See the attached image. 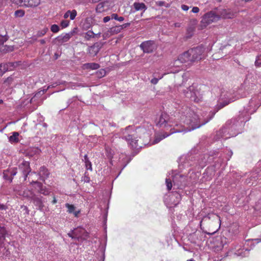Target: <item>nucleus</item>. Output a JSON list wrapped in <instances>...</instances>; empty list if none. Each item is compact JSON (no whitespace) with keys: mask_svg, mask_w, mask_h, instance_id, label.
<instances>
[{"mask_svg":"<svg viewBox=\"0 0 261 261\" xmlns=\"http://www.w3.org/2000/svg\"><path fill=\"white\" fill-rule=\"evenodd\" d=\"M247 84V82L245 81L241 85L238 90V96L234 95L232 90H222L218 100V103L216 106V111L215 112L199 111L195 113L190 108L186 107L185 111H181L180 117V121L189 126L190 128L186 132H189L204 125L213 118L218 110L234 101L236 99L246 96V92L245 91H247L249 89Z\"/></svg>","mask_w":261,"mask_h":261,"instance_id":"1","label":"nucleus"},{"mask_svg":"<svg viewBox=\"0 0 261 261\" xmlns=\"http://www.w3.org/2000/svg\"><path fill=\"white\" fill-rule=\"evenodd\" d=\"M249 120L248 115L244 116L243 112H240L238 118L227 121L225 126L217 133V135H220L221 138L225 139L235 137L241 133L245 123Z\"/></svg>","mask_w":261,"mask_h":261,"instance_id":"2","label":"nucleus"},{"mask_svg":"<svg viewBox=\"0 0 261 261\" xmlns=\"http://www.w3.org/2000/svg\"><path fill=\"white\" fill-rule=\"evenodd\" d=\"M204 51V49L201 46H197L195 48H191L181 54L178 57V61L175 62V64L178 61L180 63H186L188 62H194L199 61L202 58Z\"/></svg>","mask_w":261,"mask_h":261,"instance_id":"3","label":"nucleus"},{"mask_svg":"<svg viewBox=\"0 0 261 261\" xmlns=\"http://www.w3.org/2000/svg\"><path fill=\"white\" fill-rule=\"evenodd\" d=\"M172 177L174 188L176 187L178 189H182L190 184H193L197 180V175L194 172L191 174L189 178L179 173L173 174Z\"/></svg>","mask_w":261,"mask_h":261,"instance_id":"4","label":"nucleus"},{"mask_svg":"<svg viewBox=\"0 0 261 261\" xmlns=\"http://www.w3.org/2000/svg\"><path fill=\"white\" fill-rule=\"evenodd\" d=\"M225 10H223L221 14L216 13L214 11H211L205 13L202 16L200 21L201 28H206L212 23L218 21L221 18H228V16L225 15Z\"/></svg>","mask_w":261,"mask_h":261,"instance_id":"5","label":"nucleus"},{"mask_svg":"<svg viewBox=\"0 0 261 261\" xmlns=\"http://www.w3.org/2000/svg\"><path fill=\"white\" fill-rule=\"evenodd\" d=\"M136 134V130H133L132 127L128 126L126 128L123 133V136L122 137V138L125 140L128 145L134 149H136L139 146Z\"/></svg>","mask_w":261,"mask_h":261,"instance_id":"6","label":"nucleus"},{"mask_svg":"<svg viewBox=\"0 0 261 261\" xmlns=\"http://www.w3.org/2000/svg\"><path fill=\"white\" fill-rule=\"evenodd\" d=\"M258 101V97L255 96L252 97L249 101L248 105L245 107L244 110L242 112H243V115H248V117L250 118V115L254 113L260 106Z\"/></svg>","mask_w":261,"mask_h":261,"instance_id":"7","label":"nucleus"},{"mask_svg":"<svg viewBox=\"0 0 261 261\" xmlns=\"http://www.w3.org/2000/svg\"><path fill=\"white\" fill-rule=\"evenodd\" d=\"M156 124L165 130H168L173 126V123L170 120L169 116L165 112L162 113L159 119L156 120Z\"/></svg>","mask_w":261,"mask_h":261,"instance_id":"8","label":"nucleus"},{"mask_svg":"<svg viewBox=\"0 0 261 261\" xmlns=\"http://www.w3.org/2000/svg\"><path fill=\"white\" fill-rule=\"evenodd\" d=\"M183 93L186 97L189 98L191 101L198 102L200 100L198 96L199 92L193 85L187 88V89L183 90Z\"/></svg>","mask_w":261,"mask_h":261,"instance_id":"9","label":"nucleus"},{"mask_svg":"<svg viewBox=\"0 0 261 261\" xmlns=\"http://www.w3.org/2000/svg\"><path fill=\"white\" fill-rule=\"evenodd\" d=\"M181 198V194L174 191L170 193L168 197L165 198V202L168 203L170 207L175 206L179 203Z\"/></svg>","mask_w":261,"mask_h":261,"instance_id":"10","label":"nucleus"},{"mask_svg":"<svg viewBox=\"0 0 261 261\" xmlns=\"http://www.w3.org/2000/svg\"><path fill=\"white\" fill-rule=\"evenodd\" d=\"M249 251L250 249L245 248L244 246H236L230 250V253L233 254L235 256L243 258L248 256Z\"/></svg>","mask_w":261,"mask_h":261,"instance_id":"11","label":"nucleus"},{"mask_svg":"<svg viewBox=\"0 0 261 261\" xmlns=\"http://www.w3.org/2000/svg\"><path fill=\"white\" fill-rule=\"evenodd\" d=\"M140 47L145 53H151L154 49V42L152 40H148L143 42Z\"/></svg>","mask_w":261,"mask_h":261,"instance_id":"12","label":"nucleus"},{"mask_svg":"<svg viewBox=\"0 0 261 261\" xmlns=\"http://www.w3.org/2000/svg\"><path fill=\"white\" fill-rule=\"evenodd\" d=\"M31 185H34V189L38 191V193L42 194L44 195H48L50 193V191L45 187L43 186V185L37 181L32 180L30 182Z\"/></svg>","mask_w":261,"mask_h":261,"instance_id":"13","label":"nucleus"},{"mask_svg":"<svg viewBox=\"0 0 261 261\" xmlns=\"http://www.w3.org/2000/svg\"><path fill=\"white\" fill-rule=\"evenodd\" d=\"M183 130H179L175 129V128H171L170 129L169 133L167 132H164L162 134L156 136H155V138L154 140L153 141V144H156L158 143L159 142H160L161 140H162L163 139H165V138L168 137L171 134H173L175 133H179L182 132Z\"/></svg>","mask_w":261,"mask_h":261,"instance_id":"14","label":"nucleus"},{"mask_svg":"<svg viewBox=\"0 0 261 261\" xmlns=\"http://www.w3.org/2000/svg\"><path fill=\"white\" fill-rule=\"evenodd\" d=\"M17 173V168L15 167L9 168L3 172V177L5 180H8L10 182L12 181L13 177Z\"/></svg>","mask_w":261,"mask_h":261,"instance_id":"15","label":"nucleus"},{"mask_svg":"<svg viewBox=\"0 0 261 261\" xmlns=\"http://www.w3.org/2000/svg\"><path fill=\"white\" fill-rule=\"evenodd\" d=\"M19 170L22 173L24 176V179L25 180L28 175L31 172V169L30 166V163L27 161H23L19 166Z\"/></svg>","mask_w":261,"mask_h":261,"instance_id":"16","label":"nucleus"},{"mask_svg":"<svg viewBox=\"0 0 261 261\" xmlns=\"http://www.w3.org/2000/svg\"><path fill=\"white\" fill-rule=\"evenodd\" d=\"M100 48V44L96 42L93 45L88 47V52L91 56H95L97 55Z\"/></svg>","mask_w":261,"mask_h":261,"instance_id":"17","label":"nucleus"},{"mask_svg":"<svg viewBox=\"0 0 261 261\" xmlns=\"http://www.w3.org/2000/svg\"><path fill=\"white\" fill-rule=\"evenodd\" d=\"M179 160L180 163L179 164V168L180 170H182L191 165V164L189 162L190 156H181Z\"/></svg>","mask_w":261,"mask_h":261,"instance_id":"18","label":"nucleus"},{"mask_svg":"<svg viewBox=\"0 0 261 261\" xmlns=\"http://www.w3.org/2000/svg\"><path fill=\"white\" fill-rule=\"evenodd\" d=\"M49 174V173L45 167L42 166L39 169V172L37 174V175L39 176V178L42 181H44L48 177Z\"/></svg>","mask_w":261,"mask_h":261,"instance_id":"19","label":"nucleus"},{"mask_svg":"<svg viewBox=\"0 0 261 261\" xmlns=\"http://www.w3.org/2000/svg\"><path fill=\"white\" fill-rule=\"evenodd\" d=\"M85 232V230L83 228H76L73 230H72L71 232L68 233V236L72 239H79L80 237V233H83Z\"/></svg>","mask_w":261,"mask_h":261,"instance_id":"20","label":"nucleus"},{"mask_svg":"<svg viewBox=\"0 0 261 261\" xmlns=\"http://www.w3.org/2000/svg\"><path fill=\"white\" fill-rule=\"evenodd\" d=\"M41 152L38 147H30L25 151L26 155L29 157H33L35 155L39 154Z\"/></svg>","mask_w":261,"mask_h":261,"instance_id":"21","label":"nucleus"},{"mask_svg":"<svg viewBox=\"0 0 261 261\" xmlns=\"http://www.w3.org/2000/svg\"><path fill=\"white\" fill-rule=\"evenodd\" d=\"M73 32H70L68 33L61 35L58 37L57 39L60 42L62 43L66 42L71 38V37L73 36Z\"/></svg>","mask_w":261,"mask_h":261,"instance_id":"22","label":"nucleus"},{"mask_svg":"<svg viewBox=\"0 0 261 261\" xmlns=\"http://www.w3.org/2000/svg\"><path fill=\"white\" fill-rule=\"evenodd\" d=\"M19 133L16 132L12 133V135L9 137V141L11 143H16L19 142Z\"/></svg>","mask_w":261,"mask_h":261,"instance_id":"23","label":"nucleus"},{"mask_svg":"<svg viewBox=\"0 0 261 261\" xmlns=\"http://www.w3.org/2000/svg\"><path fill=\"white\" fill-rule=\"evenodd\" d=\"M31 200L33 201V203L36 205L39 206V207L43 206V202L41 197L38 196L35 194Z\"/></svg>","mask_w":261,"mask_h":261,"instance_id":"24","label":"nucleus"},{"mask_svg":"<svg viewBox=\"0 0 261 261\" xmlns=\"http://www.w3.org/2000/svg\"><path fill=\"white\" fill-rule=\"evenodd\" d=\"M136 11L143 10V12L147 9V7L143 3L135 2L133 4Z\"/></svg>","mask_w":261,"mask_h":261,"instance_id":"25","label":"nucleus"},{"mask_svg":"<svg viewBox=\"0 0 261 261\" xmlns=\"http://www.w3.org/2000/svg\"><path fill=\"white\" fill-rule=\"evenodd\" d=\"M35 195L34 192L32 191V190H30L28 189H25L23 191V193L22 194V195L29 199H31L32 197H33L34 195Z\"/></svg>","mask_w":261,"mask_h":261,"instance_id":"26","label":"nucleus"},{"mask_svg":"<svg viewBox=\"0 0 261 261\" xmlns=\"http://www.w3.org/2000/svg\"><path fill=\"white\" fill-rule=\"evenodd\" d=\"M83 161L85 163L86 169L92 171V163L89 160L87 154H85L84 155V159H83Z\"/></svg>","mask_w":261,"mask_h":261,"instance_id":"27","label":"nucleus"},{"mask_svg":"<svg viewBox=\"0 0 261 261\" xmlns=\"http://www.w3.org/2000/svg\"><path fill=\"white\" fill-rule=\"evenodd\" d=\"M85 68L96 70L100 67V65L96 63H86L84 65Z\"/></svg>","mask_w":261,"mask_h":261,"instance_id":"28","label":"nucleus"},{"mask_svg":"<svg viewBox=\"0 0 261 261\" xmlns=\"http://www.w3.org/2000/svg\"><path fill=\"white\" fill-rule=\"evenodd\" d=\"M7 230L4 227H0V244L3 243L5 240Z\"/></svg>","mask_w":261,"mask_h":261,"instance_id":"29","label":"nucleus"},{"mask_svg":"<svg viewBox=\"0 0 261 261\" xmlns=\"http://www.w3.org/2000/svg\"><path fill=\"white\" fill-rule=\"evenodd\" d=\"M84 37L86 40L95 38V33L92 30H89L84 34Z\"/></svg>","mask_w":261,"mask_h":261,"instance_id":"30","label":"nucleus"},{"mask_svg":"<svg viewBox=\"0 0 261 261\" xmlns=\"http://www.w3.org/2000/svg\"><path fill=\"white\" fill-rule=\"evenodd\" d=\"M121 31L119 25H116L110 29L109 32L111 35H115L120 33Z\"/></svg>","mask_w":261,"mask_h":261,"instance_id":"31","label":"nucleus"},{"mask_svg":"<svg viewBox=\"0 0 261 261\" xmlns=\"http://www.w3.org/2000/svg\"><path fill=\"white\" fill-rule=\"evenodd\" d=\"M0 37L2 38V41L6 42L8 39V36L7 35V32L5 30H0Z\"/></svg>","mask_w":261,"mask_h":261,"instance_id":"32","label":"nucleus"},{"mask_svg":"<svg viewBox=\"0 0 261 261\" xmlns=\"http://www.w3.org/2000/svg\"><path fill=\"white\" fill-rule=\"evenodd\" d=\"M8 70V66L7 64H0V76L3 75Z\"/></svg>","mask_w":261,"mask_h":261,"instance_id":"33","label":"nucleus"},{"mask_svg":"<svg viewBox=\"0 0 261 261\" xmlns=\"http://www.w3.org/2000/svg\"><path fill=\"white\" fill-rule=\"evenodd\" d=\"M40 4V0H29V7H35Z\"/></svg>","mask_w":261,"mask_h":261,"instance_id":"34","label":"nucleus"},{"mask_svg":"<svg viewBox=\"0 0 261 261\" xmlns=\"http://www.w3.org/2000/svg\"><path fill=\"white\" fill-rule=\"evenodd\" d=\"M112 19H115L118 21L121 22L123 21L124 19V17L122 16H118V15L116 13H113L111 15Z\"/></svg>","mask_w":261,"mask_h":261,"instance_id":"35","label":"nucleus"},{"mask_svg":"<svg viewBox=\"0 0 261 261\" xmlns=\"http://www.w3.org/2000/svg\"><path fill=\"white\" fill-rule=\"evenodd\" d=\"M48 29L47 28H44L43 30H40L36 34V37H41L44 36L47 32Z\"/></svg>","mask_w":261,"mask_h":261,"instance_id":"36","label":"nucleus"},{"mask_svg":"<svg viewBox=\"0 0 261 261\" xmlns=\"http://www.w3.org/2000/svg\"><path fill=\"white\" fill-rule=\"evenodd\" d=\"M65 206L68 208L67 212L70 214L73 213L75 208L73 205L69 203H66Z\"/></svg>","mask_w":261,"mask_h":261,"instance_id":"37","label":"nucleus"},{"mask_svg":"<svg viewBox=\"0 0 261 261\" xmlns=\"http://www.w3.org/2000/svg\"><path fill=\"white\" fill-rule=\"evenodd\" d=\"M156 5L160 7L164 6L166 8H168L170 6V5L169 4L166 3L164 1H159L155 2Z\"/></svg>","mask_w":261,"mask_h":261,"instance_id":"38","label":"nucleus"},{"mask_svg":"<svg viewBox=\"0 0 261 261\" xmlns=\"http://www.w3.org/2000/svg\"><path fill=\"white\" fill-rule=\"evenodd\" d=\"M24 15V11L22 10H18L15 12L16 17H22Z\"/></svg>","mask_w":261,"mask_h":261,"instance_id":"39","label":"nucleus"},{"mask_svg":"<svg viewBox=\"0 0 261 261\" xmlns=\"http://www.w3.org/2000/svg\"><path fill=\"white\" fill-rule=\"evenodd\" d=\"M50 30L54 33H58L59 30V27L57 24H53L50 27Z\"/></svg>","mask_w":261,"mask_h":261,"instance_id":"40","label":"nucleus"},{"mask_svg":"<svg viewBox=\"0 0 261 261\" xmlns=\"http://www.w3.org/2000/svg\"><path fill=\"white\" fill-rule=\"evenodd\" d=\"M77 15V12L75 10H72L70 11V13L69 14V17L71 20H74Z\"/></svg>","mask_w":261,"mask_h":261,"instance_id":"41","label":"nucleus"},{"mask_svg":"<svg viewBox=\"0 0 261 261\" xmlns=\"http://www.w3.org/2000/svg\"><path fill=\"white\" fill-rule=\"evenodd\" d=\"M166 184L168 190H170L172 187L171 180L169 178H166Z\"/></svg>","mask_w":261,"mask_h":261,"instance_id":"42","label":"nucleus"},{"mask_svg":"<svg viewBox=\"0 0 261 261\" xmlns=\"http://www.w3.org/2000/svg\"><path fill=\"white\" fill-rule=\"evenodd\" d=\"M255 64L256 66L261 67V55L257 57Z\"/></svg>","mask_w":261,"mask_h":261,"instance_id":"43","label":"nucleus"},{"mask_svg":"<svg viewBox=\"0 0 261 261\" xmlns=\"http://www.w3.org/2000/svg\"><path fill=\"white\" fill-rule=\"evenodd\" d=\"M69 21L68 20H63L61 22V26L62 28H65L69 25Z\"/></svg>","mask_w":261,"mask_h":261,"instance_id":"44","label":"nucleus"},{"mask_svg":"<svg viewBox=\"0 0 261 261\" xmlns=\"http://www.w3.org/2000/svg\"><path fill=\"white\" fill-rule=\"evenodd\" d=\"M163 77V75H162L161 76L159 77V78H156V77H154L151 80V84H153V85H155L158 82H159V80L161 79L162 77Z\"/></svg>","mask_w":261,"mask_h":261,"instance_id":"45","label":"nucleus"},{"mask_svg":"<svg viewBox=\"0 0 261 261\" xmlns=\"http://www.w3.org/2000/svg\"><path fill=\"white\" fill-rule=\"evenodd\" d=\"M29 0H20L21 4L20 6L29 7Z\"/></svg>","mask_w":261,"mask_h":261,"instance_id":"46","label":"nucleus"},{"mask_svg":"<svg viewBox=\"0 0 261 261\" xmlns=\"http://www.w3.org/2000/svg\"><path fill=\"white\" fill-rule=\"evenodd\" d=\"M46 89H44L43 90H41L40 91H39L38 93H37L35 96H34V98L35 97H39L40 96V95H42L43 94H44L46 91ZM33 98L32 99V100H33Z\"/></svg>","mask_w":261,"mask_h":261,"instance_id":"47","label":"nucleus"},{"mask_svg":"<svg viewBox=\"0 0 261 261\" xmlns=\"http://www.w3.org/2000/svg\"><path fill=\"white\" fill-rule=\"evenodd\" d=\"M91 27L90 23H85L83 25V29L85 30H88Z\"/></svg>","mask_w":261,"mask_h":261,"instance_id":"48","label":"nucleus"},{"mask_svg":"<svg viewBox=\"0 0 261 261\" xmlns=\"http://www.w3.org/2000/svg\"><path fill=\"white\" fill-rule=\"evenodd\" d=\"M130 23L129 22H127V23H124L122 25H119V26H120V29L122 31L123 29L129 27L130 25Z\"/></svg>","mask_w":261,"mask_h":261,"instance_id":"49","label":"nucleus"},{"mask_svg":"<svg viewBox=\"0 0 261 261\" xmlns=\"http://www.w3.org/2000/svg\"><path fill=\"white\" fill-rule=\"evenodd\" d=\"M111 16H107L103 18V21L105 23L108 22L111 19Z\"/></svg>","mask_w":261,"mask_h":261,"instance_id":"50","label":"nucleus"},{"mask_svg":"<svg viewBox=\"0 0 261 261\" xmlns=\"http://www.w3.org/2000/svg\"><path fill=\"white\" fill-rule=\"evenodd\" d=\"M11 2L16 5L20 6L21 3L20 0H11Z\"/></svg>","mask_w":261,"mask_h":261,"instance_id":"51","label":"nucleus"},{"mask_svg":"<svg viewBox=\"0 0 261 261\" xmlns=\"http://www.w3.org/2000/svg\"><path fill=\"white\" fill-rule=\"evenodd\" d=\"M192 12L194 13H197L199 12V9L197 7H194L192 8Z\"/></svg>","mask_w":261,"mask_h":261,"instance_id":"52","label":"nucleus"},{"mask_svg":"<svg viewBox=\"0 0 261 261\" xmlns=\"http://www.w3.org/2000/svg\"><path fill=\"white\" fill-rule=\"evenodd\" d=\"M181 8L182 10L186 11H188L189 9V7L187 5H182L181 6Z\"/></svg>","mask_w":261,"mask_h":261,"instance_id":"53","label":"nucleus"},{"mask_svg":"<svg viewBox=\"0 0 261 261\" xmlns=\"http://www.w3.org/2000/svg\"><path fill=\"white\" fill-rule=\"evenodd\" d=\"M70 13V10H68L64 15V18L65 19L67 18L69 16V14Z\"/></svg>","mask_w":261,"mask_h":261,"instance_id":"54","label":"nucleus"},{"mask_svg":"<svg viewBox=\"0 0 261 261\" xmlns=\"http://www.w3.org/2000/svg\"><path fill=\"white\" fill-rule=\"evenodd\" d=\"M83 180L86 182H89L90 181V178L88 176L85 175Z\"/></svg>","mask_w":261,"mask_h":261,"instance_id":"55","label":"nucleus"},{"mask_svg":"<svg viewBox=\"0 0 261 261\" xmlns=\"http://www.w3.org/2000/svg\"><path fill=\"white\" fill-rule=\"evenodd\" d=\"M224 247V244H222L221 245V246H218L217 247H216L215 249V251H220L222 249V248H223Z\"/></svg>","mask_w":261,"mask_h":261,"instance_id":"56","label":"nucleus"},{"mask_svg":"<svg viewBox=\"0 0 261 261\" xmlns=\"http://www.w3.org/2000/svg\"><path fill=\"white\" fill-rule=\"evenodd\" d=\"M7 207L6 205L0 203V210H6Z\"/></svg>","mask_w":261,"mask_h":261,"instance_id":"57","label":"nucleus"},{"mask_svg":"<svg viewBox=\"0 0 261 261\" xmlns=\"http://www.w3.org/2000/svg\"><path fill=\"white\" fill-rule=\"evenodd\" d=\"M76 85V84H75V83H71V86L69 85L68 86V88L70 87L72 89H74Z\"/></svg>","mask_w":261,"mask_h":261,"instance_id":"58","label":"nucleus"},{"mask_svg":"<svg viewBox=\"0 0 261 261\" xmlns=\"http://www.w3.org/2000/svg\"><path fill=\"white\" fill-rule=\"evenodd\" d=\"M226 239L225 238H221V243H226Z\"/></svg>","mask_w":261,"mask_h":261,"instance_id":"59","label":"nucleus"},{"mask_svg":"<svg viewBox=\"0 0 261 261\" xmlns=\"http://www.w3.org/2000/svg\"><path fill=\"white\" fill-rule=\"evenodd\" d=\"M73 214L75 216V217H77L78 216V215L80 213V211H75V212H74L73 211Z\"/></svg>","mask_w":261,"mask_h":261,"instance_id":"60","label":"nucleus"},{"mask_svg":"<svg viewBox=\"0 0 261 261\" xmlns=\"http://www.w3.org/2000/svg\"><path fill=\"white\" fill-rule=\"evenodd\" d=\"M100 33L95 34V37L99 38L100 36Z\"/></svg>","mask_w":261,"mask_h":261,"instance_id":"61","label":"nucleus"},{"mask_svg":"<svg viewBox=\"0 0 261 261\" xmlns=\"http://www.w3.org/2000/svg\"><path fill=\"white\" fill-rule=\"evenodd\" d=\"M57 201L55 197L54 198V199L52 201L53 204H56L57 203Z\"/></svg>","mask_w":261,"mask_h":261,"instance_id":"62","label":"nucleus"},{"mask_svg":"<svg viewBox=\"0 0 261 261\" xmlns=\"http://www.w3.org/2000/svg\"><path fill=\"white\" fill-rule=\"evenodd\" d=\"M40 43L42 44H44L45 43V41L44 39H42L40 41Z\"/></svg>","mask_w":261,"mask_h":261,"instance_id":"63","label":"nucleus"},{"mask_svg":"<svg viewBox=\"0 0 261 261\" xmlns=\"http://www.w3.org/2000/svg\"><path fill=\"white\" fill-rule=\"evenodd\" d=\"M174 25H175V27H179L180 26V25L178 23H175L174 24Z\"/></svg>","mask_w":261,"mask_h":261,"instance_id":"64","label":"nucleus"}]
</instances>
